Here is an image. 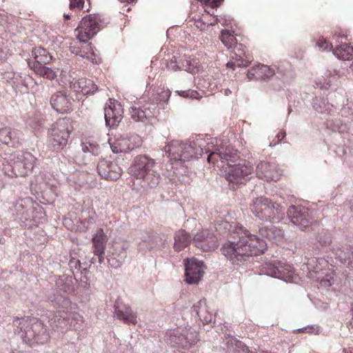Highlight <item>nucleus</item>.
Returning <instances> with one entry per match:
<instances>
[{
    "mask_svg": "<svg viewBox=\"0 0 353 353\" xmlns=\"http://www.w3.org/2000/svg\"><path fill=\"white\" fill-rule=\"evenodd\" d=\"M72 280L71 278L62 275L59 276L55 281L56 287L65 292H69L72 290L71 285Z\"/></svg>",
    "mask_w": 353,
    "mask_h": 353,
    "instance_id": "obj_43",
    "label": "nucleus"
},
{
    "mask_svg": "<svg viewBox=\"0 0 353 353\" xmlns=\"http://www.w3.org/2000/svg\"><path fill=\"white\" fill-rule=\"evenodd\" d=\"M286 135V133L285 131H281L279 132L277 135H276V138L278 139V142L281 141L282 139H283L285 138Z\"/></svg>",
    "mask_w": 353,
    "mask_h": 353,
    "instance_id": "obj_57",
    "label": "nucleus"
},
{
    "mask_svg": "<svg viewBox=\"0 0 353 353\" xmlns=\"http://www.w3.org/2000/svg\"><path fill=\"white\" fill-rule=\"evenodd\" d=\"M223 1L224 0H205V4L215 8L221 6Z\"/></svg>",
    "mask_w": 353,
    "mask_h": 353,
    "instance_id": "obj_50",
    "label": "nucleus"
},
{
    "mask_svg": "<svg viewBox=\"0 0 353 353\" xmlns=\"http://www.w3.org/2000/svg\"><path fill=\"white\" fill-rule=\"evenodd\" d=\"M128 172L132 178L140 181V185L145 191L157 188L162 181L158 163L147 154L137 155Z\"/></svg>",
    "mask_w": 353,
    "mask_h": 353,
    "instance_id": "obj_2",
    "label": "nucleus"
},
{
    "mask_svg": "<svg viewBox=\"0 0 353 353\" xmlns=\"http://www.w3.org/2000/svg\"><path fill=\"white\" fill-rule=\"evenodd\" d=\"M69 265L71 269H79L81 268V262L78 259H72L69 263Z\"/></svg>",
    "mask_w": 353,
    "mask_h": 353,
    "instance_id": "obj_53",
    "label": "nucleus"
},
{
    "mask_svg": "<svg viewBox=\"0 0 353 353\" xmlns=\"http://www.w3.org/2000/svg\"><path fill=\"white\" fill-rule=\"evenodd\" d=\"M215 228L220 234H229L232 238V241L223 245L221 251L233 265H243L251 256L263 254L266 250V242L251 234L239 223L221 221L216 223Z\"/></svg>",
    "mask_w": 353,
    "mask_h": 353,
    "instance_id": "obj_1",
    "label": "nucleus"
},
{
    "mask_svg": "<svg viewBox=\"0 0 353 353\" xmlns=\"http://www.w3.org/2000/svg\"><path fill=\"white\" fill-rule=\"evenodd\" d=\"M49 322L52 328L58 332L63 333L70 328L67 313L61 311L54 314Z\"/></svg>",
    "mask_w": 353,
    "mask_h": 353,
    "instance_id": "obj_29",
    "label": "nucleus"
},
{
    "mask_svg": "<svg viewBox=\"0 0 353 353\" xmlns=\"http://www.w3.org/2000/svg\"><path fill=\"white\" fill-rule=\"evenodd\" d=\"M192 244L203 252L211 251L219 246L217 237L208 230L198 232L192 239Z\"/></svg>",
    "mask_w": 353,
    "mask_h": 353,
    "instance_id": "obj_18",
    "label": "nucleus"
},
{
    "mask_svg": "<svg viewBox=\"0 0 353 353\" xmlns=\"http://www.w3.org/2000/svg\"><path fill=\"white\" fill-rule=\"evenodd\" d=\"M127 257L126 251L122 248H115L112 254L107 257L108 264L114 268H117L121 266Z\"/></svg>",
    "mask_w": 353,
    "mask_h": 353,
    "instance_id": "obj_33",
    "label": "nucleus"
},
{
    "mask_svg": "<svg viewBox=\"0 0 353 353\" xmlns=\"http://www.w3.org/2000/svg\"><path fill=\"white\" fill-rule=\"evenodd\" d=\"M182 62H183L182 60H181L179 63H177L176 61H171L168 63V67L170 69L173 70L174 71H176L177 70H181V69H183V68H182Z\"/></svg>",
    "mask_w": 353,
    "mask_h": 353,
    "instance_id": "obj_51",
    "label": "nucleus"
},
{
    "mask_svg": "<svg viewBox=\"0 0 353 353\" xmlns=\"http://www.w3.org/2000/svg\"><path fill=\"white\" fill-rule=\"evenodd\" d=\"M77 90H60L51 97L50 103L57 112H63L70 108L73 96L77 97Z\"/></svg>",
    "mask_w": 353,
    "mask_h": 353,
    "instance_id": "obj_16",
    "label": "nucleus"
},
{
    "mask_svg": "<svg viewBox=\"0 0 353 353\" xmlns=\"http://www.w3.org/2000/svg\"><path fill=\"white\" fill-rule=\"evenodd\" d=\"M32 53L35 61L32 65H43L49 63L52 60L51 55L41 47L34 48Z\"/></svg>",
    "mask_w": 353,
    "mask_h": 353,
    "instance_id": "obj_38",
    "label": "nucleus"
},
{
    "mask_svg": "<svg viewBox=\"0 0 353 353\" xmlns=\"http://www.w3.org/2000/svg\"><path fill=\"white\" fill-rule=\"evenodd\" d=\"M114 316L127 324H136L137 316L132 310L119 301L114 304Z\"/></svg>",
    "mask_w": 353,
    "mask_h": 353,
    "instance_id": "obj_26",
    "label": "nucleus"
},
{
    "mask_svg": "<svg viewBox=\"0 0 353 353\" xmlns=\"http://www.w3.org/2000/svg\"><path fill=\"white\" fill-rule=\"evenodd\" d=\"M324 94H315V98L313 99L312 105L316 111L320 113H324L330 110L331 105L326 98L324 97Z\"/></svg>",
    "mask_w": 353,
    "mask_h": 353,
    "instance_id": "obj_39",
    "label": "nucleus"
},
{
    "mask_svg": "<svg viewBox=\"0 0 353 353\" xmlns=\"http://www.w3.org/2000/svg\"><path fill=\"white\" fill-rule=\"evenodd\" d=\"M35 161L31 153L16 151L5 158L3 171L10 177L25 176L32 170Z\"/></svg>",
    "mask_w": 353,
    "mask_h": 353,
    "instance_id": "obj_5",
    "label": "nucleus"
},
{
    "mask_svg": "<svg viewBox=\"0 0 353 353\" xmlns=\"http://www.w3.org/2000/svg\"><path fill=\"white\" fill-rule=\"evenodd\" d=\"M6 57L7 53L0 44V63H3L6 60Z\"/></svg>",
    "mask_w": 353,
    "mask_h": 353,
    "instance_id": "obj_55",
    "label": "nucleus"
},
{
    "mask_svg": "<svg viewBox=\"0 0 353 353\" xmlns=\"http://www.w3.org/2000/svg\"><path fill=\"white\" fill-rule=\"evenodd\" d=\"M14 208L17 212L23 209L22 201H21L20 202H17L14 206Z\"/></svg>",
    "mask_w": 353,
    "mask_h": 353,
    "instance_id": "obj_59",
    "label": "nucleus"
},
{
    "mask_svg": "<svg viewBox=\"0 0 353 353\" xmlns=\"http://www.w3.org/2000/svg\"><path fill=\"white\" fill-rule=\"evenodd\" d=\"M333 54L341 60L349 61L353 58V46L350 43H341L333 50Z\"/></svg>",
    "mask_w": 353,
    "mask_h": 353,
    "instance_id": "obj_35",
    "label": "nucleus"
},
{
    "mask_svg": "<svg viewBox=\"0 0 353 353\" xmlns=\"http://www.w3.org/2000/svg\"><path fill=\"white\" fill-rule=\"evenodd\" d=\"M69 48L71 53L85 58L92 63H97V57L92 44L88 41H73L70 43Z\"/></svg>",
    "mask_w": 353,
    "mask_h": 353,
    "instance_id": "obj_22",
    "label": "nucleus"
},
{
    "mask_svg": "<svg viewBox=\"0 0 353 353\" xmlns=\"http://www.w3.org/2000/svg\"><path fill=\"white\" fill-rule=\"evenodd\" d=\"M287 214L291 222L301 230H306L314 222V218L308 208L301 205H290Z\"/></svg>",
    "mask_w": 353,
    "mask_h": 353,
    "instance_id": "obj_12",
    "label": "nucleus"
},
{
    "mask_svg": "<svg viewBox=\"0 0 353 353\" xmlns=\"http://www.w3.org/2000/svg\"><path fill=\"white\" fill-rule=\"evenodd\" d=\"M227 347V353H255L250 351L242 341L232 336L228 337Z\"/></svg>",
    "mask_w": 353,
    "mask_h": 353,
    "instance_id": "obj_37",
    "label": "nucleus"
},
{
    "mask_svg": "<svg viewBox=\"0 0 353 353\" xmlns=\"http://www.w3.org/2000/svg\"><path fill=\"white\" fill-rule=\"evenodd\" d=\"M205 305V302L203 300H200L196 304H194L192 307L193 311L196 313V314H199V310L202 307V306Z\"/></svg>",
    "mask_w": 353,
    "mask_h": 353,
    "instance_id": "obj_52",
    "label": "nucleus"
},
{
    "mask_svg": "<svg viewBox=\"0 0 353 353\" xmlns=\"http://www.w3.org/2000/svg\"><path fill=\"white\" fill-rule=\"evenodd\" d=\"M185 268V281L189 284L197 283L204 274V263L196 259H185L184 260Z\"/></svg>",
    "mask_w": 353,
    "mask_h": 353,
    "instance_id": "obj_17",
    "label": "nucleus"
},
{
    "mask_svg": "<svg viewBox=\"0 0 353 353\" xmlns=\"http://www.w3.org/2000/svg\"><path fill=\"white\" fill-rule=\"evenodd\" d=\"M206 152L208 153V161H210L214 156H217L219 157L221 163H227V167L230 165L231 163H234L239 158L237 150L230 145H221L219 148L216 147L212 150L207 149ZM221 166L224 168L225 165L223 164Z\"/></svg>",
    "mask_w": 353,
    "mask_h": 353,
    "instance_id": "obj_15",
    "label": "nucleus"
},
{
    "mask_svg": "<svg viewBox=\"0 0 353 353\" xmlns=\"http://www.w3.org/2000/svg\"><path fill=\"white\" fill-rule=\"evenodd\" d=\"M192 243L190 234L185 230H179L174 235V249L179 252Z\"/></svg>",
    "mask_w": 353,
    "mask_h": 353,
    "instance_id": "obj_36",
    "label": "nucleus"
},
{
    "mask_svg": "<svg viewBox=\"0 0 353 353\" xmlns=\"http://www.w3.org/2000/svg\"><path fill=\"white\" fill-rule=\"evenodd\" d=\"M351 316H352V318L350 320L348 323H349L350 326L353 327V310H351Z\"/></svg>",
    "mask_w": 353,
    "mask_h": 353,
    "instance_id": "obj_63",
    "label": "nucleus"
},
{
    "mask_svg": "<svg viewBox=\"0 0 353 353\" xmlns=\"http://www.w3.org/2000/svg\"><path fill=\"white\" fill-rule=\"evenodd\" d=\"M21 132L11 128L0 129V141L8 146L17 148L21 144Z\"/></svg>",
    "mask_w": 353,
    "mask_h": 353,
    "instance_id": "obj_25",
    "label": "nucleus"
},
{
    "mask_svg": "<svg viewBox=\"0 0 353 353\" xmlns=\"http://www.w3.org/2000/svg\"><path fill=\"white\" fill-rule=\"evenodd\" d=\"M94 254L98 256L99 263H103L104 262V254Z\"/></svg>",
    "mask_w": 353,
    "mask_h": 353,
    "instance_id": "obj_60",
    "label": "nucleus"
},
{
    "mask_svg": "<svg viewBox=\"0 0 353 353\" xmlns=\"http://www.w3.org/2000/svg\"><path fill=\"white\" fill-rule=\"evenodd\" d=\"M183 70L192 73L196 74L203 70V65L199 58L195 57H185L182 62Z\"/></svg>",
    "mask_w": 353,
    "mask_h": 353,
    "instance_id": "obj_34",
    "label": "nucleus"
},
{
    "mask_svg": "<svg viewBox=\"0 0 353 353\" xmlns=\"http://www.w3.org/2000/svg\"><path fill=\"white\" fill-rule=\"evenodd\" d=\"M327 128L334 132L344 133L347 131V128L345 124H343L339 119L329 121Z\"/></svg>",
    "mask_w": 353,
    "mask_h": 353,
    "instance_id": "obj_45",
    "label": "nucleus"
},
{
    "mask_svg": "<svg viewBox=\"0 0 353 353\" xmlns=\"http://www.w3.org/2000/svg\"><path fill=\"white\" fill-rule=\"evenodd\" d=\"M316 45L321 50L330 51L332 49V43L323 37H320L317 39Z\"/></svg>",
    "mask_w": 353,
    "mask_h": 353,
    "instance_id": "obj_46",
    "label": "nucleus"
},
{
    "mask_svg": "<svg viewBox=\"0 0 353 353\" xmlns=\"http://www.w3.org/2000/svg\"><path fill=\"white\" fill-rule=\"evenodd\" d=\"M92 241L94 254H105L108 238L102 229L97 230L92 237Z\"/></svg>",
    "mask_w": 353,
    "mask_h": 353,
    "instance_id": "obj_31",
    "label": "nucleus"
},
{
    "mask_svg": "<svg viewBox=\"0 0 353 353\" xmlns=\"http://www.w3.org/2000/svg\"><path fill=\"white\" fill-rule=\"evenodd\" d=\"M70 1V9L71 10H81L84 8V0H69Z\"/></svg>",
    "mask_w": 353,
    "mask_h": 353,
    "instance_id": "obj_47",
    "label": "nucleus"
},
{
    "mask_svg": "<svg viewBox=\"0 0 353 353\" xmlns=\"http://www.w3.org/2000/svg\"><path fill=\"white\" fill-rule=\"evenodd\" d=\"M25 119L26 123L34 130L41 128L45 121L41 112L33 108L27 113V116Z\"/></svg>",
    "mask_w": 353,
    "mask_h": 353,
    "instance_id": "obj_32",
    "label": "nucleus"
},
{
    "mask_svg": "<svg viewBox=\"0 0 353 353\" xmlns=\"http://www.w3.org/2000/svg\"><path fill=\"white\" fill-rule=\"evenodd\" d=\"M48 299L61 312L69 313L74 308L70 300L60 293L52 292L48 294Z\"/></svg>",
    "mask_w": 353,
    "mask_h": 353,
    "instance_id": "obj_24",
    "label": "nucleus"
},
{
    "mask_svg": "<svg viewBox=\"0 0 353 353\" xmlns=\"http://www.w3.org/2000/svg\"><path fill=\"white\" fill-rule=\"evenodd\" d=\"M12 327L14 334L26 344H43L49 339V334L43 323L34 317H14Z\"/></svg>",
    "mask_w": 353,
    "mask_h": 353,
    "instance_id": "obj_3",
    "label": "nucleus"
},
{
    "mask_svg": "<svg viewBox=\"0 0 353 353\" xmlns=\"http://www.w3.org/2000/svg\"><path fill=\"white\" fill-rule=\"evenodd\" d=\"M316 247L326 252L330 250L336 259L353 270V245L337 243L330 247L332 243L331 234L325 230L319 232L316 236Z\"/></svg>",
    "mask_w": 353,
    "mask_h": 353,
    "instance_id": "obj_6",
    "label": "nucleus"
},
{
    "mask_svg": "<svg viewBox=\"0 0 353 353\" xmlns=\"http://www.w3.org/2000/svg\"><path fill=\"white\" fill-rule=\"evenodd\" d=\"M321 284L326 285V286H330L332 284V282L330 279H322L321 281Z\"/></svg>",
    "mask_w": 353,
    "mask_h": 353,
    "instance_id": "obj_58",
    "label": "nucleus"
},
{
    "mask_svg": "<svg viewBox=\"0 0 353 353\" xmlns=\"http://www.w3.org/2000/svg\"><path fill=\"white\" fill-rule=\"evenodd\" d=\"M151 106V104L147 103L142 106L135 105L130 107V114L131 118L137 122L149 121L154 117Z\"/></svg>",
    "mask_w": 353,
    "mask_h": 353,
    "instance_id": "obj_23",
    "label": "nucleus"
},
{
    "mask_svg": "<svg viewBox=\"0 0 353 353\" xmlns=\"http://www.w3.org/2000/svg\"><path fill=\"white\" fill-rule=\"evenodd\" d=\"M72 131L71 122L69 119H58L48 130L49 144L54 150L62 149L68 142V138Z\"/></svg>",
    "mask_w": 353,
    "mask_h": 353,
    "instance_id": "obj_9",
    "label": "nucleus"
},
{
    "mask_svg": "<svg viewBox=\"0 0 353 353\" xmlns=\"http://www.w3.org/2000/svg\"><path fill=\"white\" fill-rule=\"evenodd\" d=\"M254 170L253 166L249 163L231 164L225 168V178L233 183H243L250 178Z\"/></svg>",
    "mask_w": 353,
    "mask_h": 353,
    "instance_id": "obj_13",
    "label": "nucleus"
},
{
    "mask_svg": "<svg viewBox=\"0 0 353 353\" xmlns=\"http://www.w3.org/2000/svg\"><path fill=\"white\" fill-rule=\"evenodd\" d=\"M28 64L37 74H39L43 78L52 80L56 77L55 72L50 68L45 66V65H31L30 62H29Z\"/></svg>",
    "mask_w": 353,
    "mask_h": 353,
    "instance_id": "obj_40",
    "label": "nucleus"
},
{
    "mask_svg": "<svg viewBox=\"0 0 353 353\" xmlns=\"http://www.w3.org/2000/svg\"><path fill=\"white\" fill-rule=\"evenodd\" d=\"M218 160H220L219 157L214 156L210 161H208V163L215 164L218 162Z\"/></svg>",
    "mask_w": 353,
    "mask_h": 353,
    "instance_id": "obj_61",
    "label": "nucleus"
},
{
    "mask_svg": "<svg viewBox=\"0 0 353 353\" xmlns=\"http://www.w3.org/2000/svg\"><path fill=\"white\" fill-rule=\"evenodd\" d=\"M164 245L165 242L159 236L148 235L147 237L142 239L141 242H139V249L143 252H146L147 250L164 248Z\"/></svg>",
    "mask_w": 353,
    "mask_h": 353,
    "instance_id": "obj_30",
    "label": "nucleus"
},
{
    "mask_svg": "<svg viewBox=\"0 0 353 353\" xmlns=\"http://www.w3.org/2000/svg\"><path fill=\"white\" fill-rule=\"evenodd\" d=\"M297 332H307V333H316L319 332L318 327H315L314 326H307L302 328L297 329L296 330Z\"/></svg>",
    "mask_w": 353,
    "mask_h": 353,
    "instance_id": "obj_49",
    "label": "nucleus"
},
{
    "mask_svg": "<svg viewBox=\"0 0 353 353\" xmlns=\"http://www.w3.org/2000/svg\"><path fill=\"white\" fill-rule=\"evenodd\" d=\"M110 103L104 108L105 125L110 128L118 126L123 118V108L121 104L114 99H110Z\"/></svg>",
    "mask_w": 353,
    "mask_h": 353,
    "instance_id": "obj_19",
    "label": "nucleus"
},
{
    "mask_svg": "<svg viewBox=\"0 0 353 353\" xmlns=\"http://www.w3.org/2000/svg\"><path fill=\"white\" fill-rule=\"evenodd\" d=\"M201 93L198 92L196 90H176V93L184 98H190L192 99H199L202 98L203 94L205 93L204 90H200Z\"/></svg>",
    "mask_w": 353,
    "mask_h": 353,
    "instance_id": "obj_44",
    "label": "nucleus"
},
{
    "mask_svg": "<svg viewBox=\"0 0 353 353\" xmlns=\"http://www.w3.org/2000/svg\"><path fill=\"white\" fill-rule=\"evenodd\" d=\"M262 272L266 275L284 280L292 275V268L285 262L276 260L265 263Z\"/></svg>",
    "mask_w": 353,
    "mask_h": 353,
    "instance_id": "obj_14",
    "label": "nucleus"
},
{
    "mask_svg": "<svg viewBox=\"0 0 353 353\" xmlns=\"http://www.w3.org/2000/svg\"><path fill=\"white\" fill-rule=\"evenodd\" d=\"M68 319V325L70 327L69 330H79L81 329V323L83 322V316L75 312L67 313Z\"/></svg>",
    "mask_w": 353,
    "mask_h": 353,
    "instance_id": "obj_42",
    "label": "nucleus"
},
{
    "mask_svg": "<svg viewBox=\"0 0 353 353\" xmlns=\"http://www.w3.org/2000/svg\"><path fill=\"white\" fill-rule=\"evenodd\" d=\"M77 174H73L72 175H70L67 179L70 185H74V188H77L76 185H78L79 186H81V184L79 182L75 181Z\"/></svg>",
    "mask_w": 353,
    "mask_h": 353,
    "instance_id": "obj_54",
    "label": "nucleus"
},
{
    "mask_svg": "<svg viewBox=\"0 0 353 353\" xmlns=\"http://www.w3.org/2000/svg\"><path fill=\"white\" fill-rule=\"evenodd\" d=\"M99 174L106 179L117 180L122 173V169L117 162L110 159H101L97 165Z\"/></svg>",
    "mask_w": 353,
    "mask_h": 353,
    "instance_id": "obj_20",
    "label": "nucleus"
},
{
    "mask_svg": "<svg viewBox=\"0 0 353 353\" xmlns=\"http://www.w3.org/2000/svg\"><path fill=\"white\" fill-rule=\"evenodd\" d=\"M134 141H135V142L137 143V147H138V146H139V143H140V137H138V136H135V137H134Z\"/></svg>",
    "mask_w": 353,
    "mask_h": 353,
    "instance_id": "obj_64",
    "label": "nucleus"
},
{
    "mask_svg": "<svg viewBox=\"0 0 353 353\" xmlns=\"http://www.w3.org/2000/svg\"><path fill=\"white\" fill-rule=\"evenodd\" d=\"M347 108L353 111V97H352V95L347 98Z\"/></svg>",
    "mask_w": 353,
    "mask_h": 353,
    "instance_id": "obj_56",
    "label": "nucleus"
},
{
    "mask_svg": "<svg viewBox=\"0 0 353 353\" xmlns=\"http://www.w3.org/2000/svg\"><path fill=\"white\" fill-rule=\"evenodd\" d=\"M233 30H222L219 37L221 42L228 49L233 48L231 59L227 63V68L234 70L236 67H246L250 63V57L246 54L245 47L238 43Z\"/></svg>",
    "mask_w": 353,
    "mask_h": 353,
    "instance_id": "obj_7",
    "label": "nucleus"
},
{
    "mask_svg": "<svg viewBox=\"0 0 353 353\" xmlns=\"http://www.w3.org/2000/svg\"><path fill=\"white\" fill-rule=\"evenodd\" d=\"M102 27V20L98 14H90L84 17L76 29L77 39L81 41H88Z\"/></svg>",
    "mask_w": 353,
    "mask_h": 353,
    "instance_id": "obj_11",
    "label": "nucleus"
},
{
    "mask_svg": "<svg viewBox=\"0 0 353 353\" xmlns=\"http://www.w3.org/2000/svg\"><path fill=\"white\" fill-rule=\"evenodd\" d=\"M94 84L93 83L92 81L91 80H86V79H81L79 81V88H94Z\"/></svg>",
    "mask_w": 353,
    "mask_h": 353,
    "instance_id": "obj_48",
    "label": "nucleus"
},
{
    "mask_svg": "<svg viewBox=\"0 0 353 353\" xmlns=\"http://www.w3.org/2000/svg\"><path fill=\"white\" fill-rule=\"evenodd\" d=\"M259 233L261 237L276 244L282 243L284 239L283 230L272 225L260 228Z\"/></svg>",
    "mask_w": 353,
    "mask_h": 353,
    "instance_id": "obj_27",
    "label": "nucleus"
},
{
    "mask_svg": "<svg viewBox=\"0 0 353 353\" xmlns=\"http://www.w3.org/2000/svg\"><path fill=\"white\" fill-rule=\"evenodd\" d=\"M121 3H132L136 2L137 0H119Z\"/></svg>",
    "mask_w": 353,
    "mask_h": 353,
    "instance_id": "obj_62",
    "label": "nucleus"
},
{
    "mask_svg": "<svg viewBox=\"0 0 353 353\" xmlns=\"http://www.w3.org/2000/svg\"><path fill=\"white\" fill-rule=\"evenodd\" d=\"M275 74L274 70L268 65H257L248 71L247 77L249 80H265Z\"/></svg>",
    "mask_w": 353,
    "mask_h": 353,
    "instance_id": "obj_28",
    "label": "nucleus"
},
{
    "mask_svg": "<svg viewBox=\"0 0 353 353\" xmlns=\"http://www.w3.org/2000/svg\"><path fill=\"white\" fill-rule=\"evenodd\" d=\"M81 145L84 153H90L92 156H97L101 152L100 145L94 141L85 140Z\"/></svg>",
    "mask_w": 353,
    "mask_h": 353,
    "instance_id": "obj_41",
    "label": "nucleus"
},
{
    "mask_svg": "<svg viewBox=\"0 0 353 353\" xmlns=\"http://www.w3.org/2000/svg\"><path fill=\"white\" fill-rule=\"evenodd\" d=\"M250 210L259 220L270 222H279L285 214L281 205L263 196L253 199Z\"/></svg>",
    "mask_w": 353,
    "mask_h": 353,
    "instance_id": "obj_8",
    "label": "nucleus"
},
{
    "mask_svg": "<svg viewBox=\"0 0 353 353\" xmlns=\"http://www.w3.org/2000/svg\"><path fill=\"white\" fill-rule=\"evenodd\" d=\"M256 174L258 178L265 181H276L281 175V170L274 163L261 161L256 167Z\"/></svg>",
    "mask_w": 353,
    "mask_h": 353,
    "instance_id": "obj_21",
    "label": "nucleus"
},
{
    "mask_svg": "<svg viewBox=\"0 0 353 353\" xmlns=\"http://www.w3.org/2000/svg\"><path fill=\"white\" fill-rule=\"evenodd\" d=\"M197 341V334L190 330H174L166 334V343L178 350H188L195 345Z\"/></svg>",
    "mask_w": 353,
    "mask_h": 353,
    "instance_id": "obj_10",
    "label": "nucleus"
},
{
    "mask_svg": "<svg viewBox=\"0 0 353 353\" xmlns=\"http://www.w3.org/2000/svg\"><path fill=\"white\" fill-rule=\"evenodd\" d=\"M172 164L185 163L194 159H198L203 152V148L194 141L183 142L172 140L164 148Z\"/></svg>",
    "mask_w": 353,
    "mask_h": 353,
    "instance_id": "obj_4",
    "label": "nucleus"
}]
</instances>
